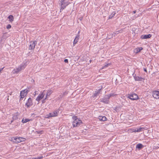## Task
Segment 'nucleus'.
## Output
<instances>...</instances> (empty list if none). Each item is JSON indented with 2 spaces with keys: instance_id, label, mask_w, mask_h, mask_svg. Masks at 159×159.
Listing matches in <instances>:
<instances>
[{
  "instance_id": "f704fd0d",
  "label": "nucleus",
  "mask_w": 159,
  "mask_h": 159,
  "mask_svg": "<svg viewBox=\"0 0 159 159\" xmlns=\"http://www.w3.org/2000/svg\"><path fill=\"white\" fill-rule=\"evenodd\" d=\"M4 67H3V68H0V72L2 71L3 70V68H4Z\"/></svg>"
},
{
  "instance_id": "bb28decb",
  "label": "nucleus",
  "mask_w": 159,
  "mask_h": 159,
  "mask_svg": "<svg viewBox=\"0 0 159 159\" xmlns=\"http://www.w3.org/2000/svg\"><path fill=\"white\" fill-rule=\"evenodd\" d=\"M6 28L7 29H9L11 28V25L10 24H8Z\"/></svg>"
},
{
  "instance_id": "423d86ee",
  "label": "nucleus",
  "mask_w": 159,
  "mask_h": 159,
  "mask_svg": "<svg viewBox=\"0 0 159 159\" xmlns=\"http://www.w3.org/2000/svg\"><path fill=\"white\" fill-rule=\"evenodd\" d=\"M110 98L107 95H105L103 98L100 99V102L105 104H107L109 103Z\"/></svg>"
},
{
  "instance_id": "473e14b6",
  "label": "nucleus",
  "mask_w": 159,
  "mask_h": 159,
  "mask_svg": "<svg viewBox=\"0 0 159 159\" xmlns=\"http://www.w3.org/2000/svg\"><path fill=\"white\" fill-rule=\"evenodd\" d=\"M48 96H47V94H46V96H45V98H44V99H45V100H46V99H47V98H48Z\"/></svg>"
},
{
  "instance_id": "4468645a",
  "label": "nucleus",
  "mask_w": 159,
  "mask_h": 159,
  "mask_svg": "<svg viewBox=\"0 0 159 159\" xmlns=\"http://www.w3.org/2000/svg\"><path fill=\"white\" fill-rule=\"evenodd\" d=\"M152 36L151 34L148 35H142L141 36L140 38L142 39H145L150 38Z\"/></svg>"
},
{
  "instance_id": "4c0bfd02",
  "label": "nucleus",
  "mask_w": 159,
  "mask_h": 159,
  "mask_svg": "<svg viewBox=\"0 0 159 159\" xmlns=\"http://www.w3.org/2000/svg\"><path fill=\"white\" fill-rule=\"evenodd\" d=\"M119 32H120V31H117L116 32V34H118Z\"/></svg>"
},
{
  "instance_id": "f8f14e48",
  "label": "nucleus",
  "mask_w": 159,
  "mask_h": 159,
  "mask_svg": "<svg viewBox=\"0 0 159 159\" xmlns=\"http://www.w3.org/2000/svg\"><path fill=\"white\" fill-rule=\"evenodd\" d=\"M153 97L156 99L159 98V91H155L153 92L152 93Z\"/></svg>"
},
{
  "instance_id": "2f4dec72",
  "label": "nucleus",
  "mask_w": 159,
  "mask_h": 159,
  "mask_svg": "<svg viewBox=\"0 0 159 159\" xmlns=\"http://www.w3.org/2000/svg\"><path fill=\"white\" fill-rule=\"evenodd\" d=\"M159 148V144H158L157 145V146L156 147V149H157Z\"/></svg>"
},
{
  "instance_id": "e433bc0d",
  "label": "nucleus",
  "mask_w": 159,
  "mask_h": 159,
  "mask_svg": "<svg viewBox=\"0 0 159 159\" xmlns=\"http://www.w3.org/2000/svg\"><path fill=\"white\" fill-rule=\"evenodd\" d=\"M42 131H41L37 132L39 134H41V133H42Z\"/></svg>"
},
{
  "instance_id": "c9c22d12",
  "label": "nucleus",
  "mask_w": 159,
  "mask_h": 159,
  "mask_svg": "<svg viewBox=\"0 0 159 159\" xmlns=\"http://www.w3.org/2000/svg\"><path fill=\"white\" fill-rule=\"evenodd\" d=\"M133 132H137V128L135 129L133 131Z\"/></svg>"
},
{
  "instance_id": "9b49d317",
  "label": "nucleus",
  "mask_w": 159,
  "mask_h": 159,
  "mask_svg": "<svg viewBox=\"0 0 159 159\" xmlns=\"http://www.w3.org/2000/svg\"><path fill=\"white\" fill-rule=\"evenodd\" d=\"M37 41H34L33 42H31L30 43L29 49L33 50L35 48L36 45L37 44Z\"/></svg>"
},
{
  "instance_id": "2eb2a0df",
  "label": "nucleus",
  "mask_w": 159,
  "mask_h": 159,
  "mask_svg": "<svg viewBox=\"0 0 159 159\" xmlns=\"http://www.w3.org/2000/svg\"><path fill=\"white\" fill-rule=\"evenodd\" d=\"M80 35H77L76 36L73 42V44L74 45L78 42L79 39Z\"/></svg>"
},
{
  "instance_id": "1a4fd4ad",
  "label": "nucleus",
  "mask_w": 159,
  "mask_h": 159,
  "mask_svg": "<svg viewBox=\"0 0 159 159\" xmlns=\"http://www.w3.org/2000/svg\"><path fill=\"white\" fill-rule=\"evenodd\" d=\"M58 112V111H57V110H55L53 112L50 113L49 114L47 115V117H52L56 116H57Z\"/></svg>"
},
{
  "instance_id": "412c9836",
  "label": "nucleus",
  "mask_w": 159,
  "mask_h": 159,
  "mask_svg": "<svg viewBox=\"0 0 159 159\" xmlns=\"http://www.w3.org/2000/svg\"><path fill=\"white\" fill-rule=\"evenodd\" d=\"M116 14V12H112L111 15H110L109 16V19H111Z\"/></svg>"
},
{
  "instance_id": "f257e3e1",
  "label": "nucleus",
  "mask_w": 159,
  "mask_h": 159,
  "mask_svg": "<svg viewBox=\"0 0 159 159\" xmlns=\"http://www.w3.org/2000/svg\"><path fill=\"white\" fill-rule=\"evenodd\" d=\"M29 63V61L26 60L22 63L18 67L15 68L13 71L14 74H17L20 71L24 70L26 66Z\"/></svg>"
},
{
  "instance_id": "7ed1b4c3",
  "label": "nucleus",
  "mask_w": 159,
  "mask_h": 159,
  "mask_svg": "<svg viewBox=\"0 0 159 159\" xmlns=\"http://www.w3.org/2000/svg\"><path fill=\"white\" fill-rule=\"evenodd\" d=\"M25 140V138L17 136L13 137L11 138V141L14 143H18L24 141Z\"/></svg>"
},
{
  "instance_id": "6ab92c4d",
  "label": "nucleus",
  "mask_w": 159,
  "mask_h": 159,
  "mask_svg": "<svg viewBox=\"0 0 159 159\" xmlns=\"http://www.w3.org/2000/svg\"><path fill=\"white\" fill-rule=\"evenodd\" d=\"M8 19H9V20L11 22H12L14 20L13 17V16H12L11 15H10L9 16H8Z\"/></svg>"
},
{
  "instance_id": "c85d7f7f",
  "label": "nucleus",
  "mask_w": 159,
  "mask_h": 159,
  "mask_svg": "<svg viewBox=\"0 0 159 159\" xmlns=\"http://www.w3.org/2000/svg\"><path fill=\"white\" fill-rule=\"evenodd\" d=\"M38 94V91H35L34 92V96L36 95L37 94Z\"/></svg>"
},
{
  "instance_id": "6e6552de",
  "label": "nucleus",
  "mask_w": 159,
  "mask_h": 159,
  "mask_svg": "<svg viewBox=\"0 0 159 159\" xmlns=\"http://www.w3.org/2000/svg\"><path fill=\"white\" fill-rule=\"evenodd\" d=\"M128 98L133 100H136L139 98L137 95L135 93H132L129 95Z\"/></svg>"
},
{
  "instance_id": "ea45409f",
  "label": "nucleus",
  "mask_w": 159,
  "mask_h": 159,
  "mask_svg": "<svg viewBox=\"0 0 159 159\" xmlns=\"http://www.w3.org/2000/svg\"><path fill=\"white\" fill-rule=\"evenodd\" d=\"M124 102H122V105H124V104H123V102H125V100H124Z\"/></svg>"
},
{
  "instance_id": "7c9ffc66",
  "label": "nucleus",
  "mask_w": 159,
  "mask_h": 159,
  "mask_svg": "<svg viewBox=\"0 0 159 159\" xmlns=\"http://www.w3.org/2000/svg\"><path fill=\"white\" fill-rule=\"evenodd\" d=\"M45 100H45V99H43L42 100V103H44L45 102Z\"/></svg>"
},
{
  "instance_id": "f03ea898",
  "label": "nucleus",
  "mask_w": 159,
  "mask_h": 159,
  "mask_svg": "<svg viewBox=\"0 0 159 159\" xmlns=\"http://www.w3.org/2000/svg\"><path fill=\"white\" fill-rule=\"evenodd\" d=\"M59 5L60 7V12H61L69 4L66 0H60Z\"/></svg>"
},
{
  "instance_id": "393cba45",
  "label": "nucleus",
  "mask_w": 159,
  "mask_h": 159,
  "mask_svg": "<svg viewBox=\"0 0 159 159\" xmlns=\"http://www.w3.org/2000/svg\"><path fill=\"white\" fill-rule=\"evenodd\" d=\"M117 94H114V93H111L109 94V95H107L109 97V98H110L111 97H114Z\"/></svg>"
},
{
  "instance_id": "37998d69",
  "label": "nucleus",
  "mask_w": 159,
  "mask_h": 159,
  "mask_svg": "<svg viewBox=\"0 0 159 159\" xmlns=\"http://www.w3.org/2000/svg\"><path fill=\"white\" fill-rule=\"evenodd\" d=\"M15 117V116H13V117L14 118ZM15 117H16V116H15Z\"/></svg>"
},
{
  "instance_id": "39448f33",
  "label": "nucleus",
  "mask_w": 159,
  "mask_h": 159,
  "mask_svg": "<svg viewBox=\"0 0 159 159\" xmlns=\"http://www.w3.org/2000/svg\"><path fill=\"white\" fill-rule=\"evenodd\" d=\"M45 92L46 91L45 90L41 91L40 93L39 94L37 98H36V100L39 102L41 100L43 99V98L44 96L45 95Z\"/></svg>"
},
{
  "instance_id": "20e7f679",
  "label": "nucleus",
  "mask_w": 159,
  "mask_h": 159,
  "mask_svg": "<svg viewBox=\"0 0 159 159\" xmlns=\"http://www.w3.org/2000/svg\"><path fill=\"white\" fill-rule=\"evenodd\" d=\"M73 119L74 121L72 123L74 127L79 126L80 123L82 122L81 120L78 119L77 116H75L74 117Z\"/></svg>"
},
{
  "instance_id": "aec40b11",
  "label": "nucleus",
  "mask_w": 159,
  "mask_h": 159,
  "mask_svg": "<svg viewBox=\"0 0 159 159\" xmlns=\"http://www.w3.org/2000/svg\"><path fill=\"white\" fill-rule=\"evenodd\" d=\"M52 90L50 89L48 90L46 94H47V96H50V95L52 93Z\"/></svg>"
},
{
  "instance_id": "c756f323",
  "label": "nucleus",
  "mask_w": 159,
  "mask_h": 159,
  "mask_svg": "<svg viewBox=\"0 0 159 159\" xmlns=\"http://www.w3.org/2000/svg\"><path fill=\"white\" fill-rule=\"evenodd\" d=\"M64 62L65 63H68V60L67 59H65L64 60Z\"/></svg>"
},
{
  "instance_id": "ddd939ff",
  "label": "nucleus",
  "mask_w": 159,
  "mask_h": 159,
  "mask_svg": "<svg viewBox=\"0 0 159 159\" xmlns=\"http://www.w3.org/2000/svg\"><path fill=\"white\" fill-rule=\"evenodd\" d=\"M134 77L135 80L136 81H142L144 80V78L141 77L136 76V75L134 76Z\"/></svg>"
},
{
  "instance_id": "9d476101",
  "label": "nucleus",
  "mask_w": 159,
  "mask_h": 159,
  "mask_svg": "<svg viewBox=\"0 0 159 159\" xmlns=\"http://www.w3.org/2000/svg\"><path fill=\"white\" fill-rule=\"evenodd\" d=\"M33 105V103L32 102V99L30 98L27 101L25 104V106L28 108L32 106Z\"/></svg>"
},
{
  "instance_id": "cd10ccee",
  "label": "nucleus",
  "mask_w": 159,
  "mask_h": 159,
  "mask_svg": "<svg viewBox=\"0 0 159 159\" xmlns=\"http://www.w3.org/2000/svg\"><path fill=\"white\" fill-rule=\"evenodd\" d=\"M43 157L42 156H41L40 157H35L36 159H41L43 158Z\"/></svg>"
},
{
  "instance_id": "5701e85b",
  "label": "nucleus",
  "mask_w": 159,
  "mask_h": 159,
  "mask_svg": "<svg viewBox=\"0 0 159 159\" xmlns=\"http://www.w3.org/2000/svg\"><path fill=\"white\" fill-rule=\"evenodd\" d=\"M30 119H23L22 120V122L23 123H25L28 121H29L30 120Z\"/></svg>"
},
{
  "instance_id": "a19ab883",
  "label": "nucleus",
  "mask_w": 159,
  "mask_h": 159,
  "mask_svg": "<svg viewBox=\"0 0 159 159\" xmlns=\"http://www.w3.org/2000/svg\"><path fill=\"white\" fill-rule=\"evenodd\" d=\"M80 33V31H79L78 32L77 35H79Z\"/></svg>"
},
{
  "instance_id": "72a5a7b5",
  "label": "nucleus",
  "mask_w": 159,
  "mask_h": 159,
  "mask_svg": "<svg viewBox=\"0 0 159 159\" xmlns=\"http://www.w3.org/2000/svg\"><path fill=\"white\" fill-rule=\"evenodd\" d=\"M143 69H144V71L146 72H147V69H146V68H143Z\"/></svg>"
},
{
  "instance_id": "dca6fc26",
  "label": "nucleus",
  "mask_w": 159,
  "mask_h": 159,
  "mask_svg": "<svg viewBox=\"0 0 159 159\" xmlns=\"http://www.w3.org/2000/svg\"><path fill=\"white\" fill-rule=\"evenodd\" d=\"M100 89L97 91H95V93L93 94V95L92 96L93 98L95 99L97 97L100 93Z\"/></svg>"
},
{
  "instance_id": "f3484780",
  "label": "nucleus",
  "mask_w": 159,
  "mask_h": 159,
  "mask_svg": "<svg viewBox=\"0 0 159 159\" xmlns=\"http://www.w3.org/2000/svg\"><path fill=\"white\" fill-rule=\"evenodd\" d=\"M98 118L100 120L102 121H104L107 120V118L105 116H100Z\"/></svg>"
},
{
  "instance_id": "a878e982",
  "label": "nucleus",
  "mask_w": 159,
  "mask_h": 159,
  "mask_svg": "<svg viewBox=\"0 0 159 159\" xmlns=\"http://www.w3.org/2000/svg\"><path fill=\"white\" fill-rule=\"evenodd\" d=\"M143 49V48L142 47H139L138 48H136V51L137 52H138L140 51L141 50H142Z\"/></svg>"
},
{
  "instance_id": "79ce46f5",
  "label": "nucleus",
  "mask_w": 159,
  "mask_h": 159,
  "mask_svg": "<svg viewBox=\"0 0 159 159\" xmlns=\"http://www.w3.org/2000/svg\"><path fill=\"white\" fill-rule=\"evenodd\" d=\"M31 159H36V158H35V157H33V158H32Z\"/></svg>"
},
{
  "instance_id": "b1692460",
  "label": "nucleus",
  "mask_w": 159,
  "mask_h": 159,
  "mask_svg": "<svg viewBox=\"0 0 159 159\" xmlns=\"http://www.w3.org/2000/svg\"><path fill=\"white\" fill-rule=\"evenodd\" d=\"M111 65L110 63H108L107 64H106L102 67V69H103L107 67L108 66Z\"/></svg>"
},
{
  "instance_id": "4be33fe9",
  "label": "nucleus",
  "mask_w": 159,
  "mask_h": 159,
  "mask_svg": "<svg viewBox=\"0 0 159 159\" xmlns=\"http://www.w3.org/2000/svg\"><path fill=\"white\" fill-rule=\"evenodd\" d=\"M145 129V128L144 127H140L138 128H137V132H140L143 130Z\"/></svg>"
},
{
  "instance_id": "0eeeda50",
  "label": "nucleus",
  "mask_w": 159,
  "mask_h": 159,
  "mask_svg": "<svg viewBox=\"0 0 159 159\" xmlns=\"http://www.w3.org/2000/svg\"><path fill=\"white\" fill-rule=\"evenodd\" d=\"M28 92L29 90L27 89H25L21 91L20 93V100H22V99L27 95Z\"/></svg>"
},
{
  "instance_id": "a211bd4d",
  "label": "nucleus",
  "mask_w": 159,
  "mask_h": 159,
  "mask_svg": "<svg viewBox=\"0 0 159 159\" xmlns=\"http://www.w3.org/2000/svg\"><path fill=\"white\" fill-rule=\"evenodd\" d=\"M143 146L142 144L141 143H138L136 145V148L138 149L139 150H140L142 148H143Z\"/></svg>"
},
{
  "instance_id": "58836bf2",
  "label": "nucleus",
  "mask_w": 159,
  "mask_h": 159,
  "mask_svg": "<svg viewBox=\"0 0 159 159\" xmlns=\"http://www.w3.org/2000/svg\"><path fill=\"white\" fill-rule=\"evenodd\" d=\"M136 11H133V13H134V14L135 13H136Z\"/></svg>"
}]
</instances>
